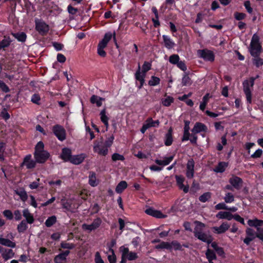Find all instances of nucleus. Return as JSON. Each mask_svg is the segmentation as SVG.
<instances>
[{"mask_svg": "<svg viewBox=\"0 0 263 263\" xmlns=\"http://www.w3.org/2000/svg\"><path fill=\"white\" fill-rule=\"evenodd\" d=\"M23 215L28 223L31 224L34 222L33 217L28 209H25L23 211Z\"/></svg>", "mask_w": 263, "mask_h": 263, "instance_id": "nucleus-30", "label": "nucleus"}, {"mask_svg": "<svg viewBox=\"0 0 263 263\" xmlns=\"http://www.w3.org/2000/svg\"><path fill=\"white\" fill-rule=\"evenodd\" d=\"M44 145L41 141L39 142L35 146L34 157L36 162L44 163L49 157V153L45 151Z\"/></svg>", "mask_w": 263, "mask_h": 263, "instance_id": "nucleus-3", "label": "nucleus"}, {"mask_svg": "<svg viewBox=\"0 0 263 263\" xmlns=\"http://www.w3.org/2000/svg\"><path fill=\"white\" fill-rule=\"evenodd\" d=\"M0 253L5 260H8L14 255V253L11 249H7L2 247H0Z\"/></svg>", "mask_w": 263, "mask_h": 263, "instance_id": "nucleus-16", "label": "nucleus"}, {"mask_svg": "<svg viewBox=\"0 0 263 263\" xmlns=\"http://www.w3.org/2000/svg\"><path fill=\"white\" fill-rule=\"evenodd\" d=\"M99 183V181L97 179L96 174L94 172H90L89 175V184L91 186H96Z\"/></svg>", "mask_w": 263, "mask_h": 263, "instance_id": "nucleus-28", "label": "nucleus"}, {"mask_svg": "<svg viewBox=\"0 0 263 263\" xmlns=\"http://www.w3.org/2000/svg\"><path fill=\"white\" fill-rule=\"evenodd\" d=\"M157 249H166L170 250V243L167 242H162L160 245L156 247Z\"/></svg>", "mask_w": 263, "mask_h": 263, "instance_id": "nucleus-53", "label": "nucleus"}, {"mask_svg": "<svg viewBox=\"0 0 263 263\" xmlns=\"http://www.w3.org/2000/svg\"><path fill=\"white\" fill-rule=\"evenodd\" d=\"M36 29L41 34L44 35L49 31V26L42 21H36Z\"/></svg>", "mask_w": 263, "mask_h": 263, "instance_id": "nucleus-11", "label": "nucleus"}, {"mask_svg": "<svg viewBox=\"0 0 263 263\" xmlns=\"http://www.w3.org/2000/svg\"><path fill=\"white\" fill-rule=\"evenodd\" d=\"M207 129V127L204 124L200 122H196L192 129V132L194 134H197L201 132H205Z\"/></svg>", "mask_w": 263, "mask_h": 263, "instance_id": "nucleus-15", "label": "nucleus"}, {"mask_svg": "<svg viewBox=\"0 0 263 263\" xmlns=\"http://www.w3.org/2000/svg\"><path fill=\"white\" fill-rule=\"evenodd\" d=\"M227 164L224 162H220L214 168V171L217 173H222L224 171Z\"/></svg>", "mask_w": 263, "mask_h": 263, "instance_id": "nucleus-39", "label": "nucleus"}, {"mask_svg": "<svg viewBox=\"0 0 263 263\" xmlns=\"http://www.w3.org/2000/svg\"><path fill=\"white\" fill-rule=\"evenodd\" d=\"M61 247L63 249L71 250L76 247V245L73 243L63 241L61 243Z\"/></svg>", "mask_w": 263, "mask_h": 263, "instance_id": "nucleus-43", "label": "nucleus"}, {"mask_svg": "<svg viewBox=\"0 0 263 263\" xmlns=\"http://www.w3.org/2000/svg\"><path fill=\"white\" fill-rule=\"evenodd\" d=\"M195 223L196 227L194 230V234L195 237L208 245L211 243L213 240L212 237L210 235L203 232L205 224L198 221H195Z\"/></svg>", "mask_w": 263, "mask_h": 263, "instance_id": "nucleus-2", "label": "nucleus"}, {"mask_svg": "<svg viewBox=\"0 0 263 263\" xmlns=\"http://www.w3.org/2000/svg\"><path fill=\"white\" fill-rule=\"evenodd\" d=\"M172 142V129H170L168 133L165 135V144L167 146L171 145Z\"/></svg>", "mask_w": 263, "mask_h": 263, "instance_id": "nucleus-37", "label": "nucleus"}, {"mask_svg": "<svg viewBox=\"0 0 263 263\" xmlns=\"http://www.w3.org/2000/svg\"><path fill=\"white\" fill-rule=\"evenodd\" d=\"M31 155L27 156L24 160L23 164L26 166L27 168H32L35 166V162L31 159Z\"/></svg>", "mask_w": 263, "mask_h": 263, "instance_id": "nucleus-21", "label": "nucleus"}, {"mask_svg": "<svg viewBox=\"0 0 263 263\" xmlns=\"http://www.w3.org/2000/svg\"><path fill=\"white\" fill-rule=\"evenodd\" d=\"M0 244L10 248H14L15 247V242L9 239L4 238L2 237H0Z\"/></svg>", "mask_w": 263, "mask_h": 263, "instance_id": "nucleus-27", "label": "nucleus"}, {"mask_svg": "<svg viewBox=\"0 0 263 263\" xmlns=\"http://www.w3.org/2000/svg\"><path fill=\"white\" fill-rule=\"evenodd\" d=\"M199 57L203 58L205 61L213 62L214 60V55L212 51L207 50H199L197 51Z\"/></svg>", "mask_w": 263, "mask_h": 263, "instance_id": "nucleus-7", "label": "nucleus"}, {"mask_svg": "<svg viewBox=\"0 0 263 263\" xmlns=\"http://www.w3.org/2000/svg\"><path fill=\"white\" fill-rule=\"evenodd\" d=\"M170 250L174 249L175 250H178L181 249L180 244L176 241H173L171 243H170Z\"/></svg>", "mask_w": 263, "mask_h": 263, "instance_id": "nucleus-48", "label": "nucleus"}, {"mask_svg": "<svg viewBox=\"0 0 263 263\" xmlns=\"http://www.w3.org/2000/svg\"><path fill=\"white\" fill-rule=\"evenodd\" d=\"M215 209L216 210H227L228 209V207L224 203H219L215 205Z\"/></svg>", "mask_w": 263, "mask_h": 263, "instance_id": "nucleus-62", "label": "nucleus"}, {"mask_svg": "<svg viewBox=\"0 0 263 263\" xmlns=\"http://www.w3.org/2000/svg\"><path fill=\"white\" fill-rule=\"evenodd\" d=\"M14 192L20 196L21 199L23 201H25L27 199L28 196L26 192L24 189H17L14 191Z\"/></svg>", "mask_w": 263, "mask_h": 263, "instance_id": "nucleus-29", "label": "nucleus"}, {"mask_svg": "<svg viewBox=\"0 0 263 263\" xmlns=\"http://www.w3.org/2000/svg\"><path fill=\"white\" fill-rule=\"evenodd\" d=\"M5 144L4 142H0V160H4V152Z\"/></svg>", "mask_w": 263, "mask_h": 263, "instance_id": "nucleus-54", "label": "nucleus"}, {"mask_svg": "<svg viewBox=\"0 0 263 263\" xmlns=\"http://www.w3.org/2000/svg\"><path fill=\"white\" fill-rule=\"evenodd\" d=\"M0 89L5 92L9 91V89L7 86L1 81H0Z\"/></svg>", "mask_w": 263, "mask_h": 263, "instance_id": "nucleus-63", "label": "nucleus"}, {"mask_svg": "<svg viewBox=\"0 0 263 263\" xmlns=\"http://www.w3.org/2000/svg\"><path fill=\"white\" fill-rule=\"evenodd\" d=\"M259 56V55L253 56L254 57L253 62L257 67L263 65V60L260 58Z\"/></svg>", "mask_w": 263, "mask_h": 263, "instance_id": "nucleus-46", "label": "nucleus"}, {"mask_svg": "<svg viewBox=\"0 0 263 263\" xmlns=\"http://www.w3.org/2000/svg\"><path fill=\"white\" fill-rule=\"evenodd\" d=\"M216 217L219 219H226L228 220H231L233 218V215L229 212H219L216 215Z\"/></svg>", "mask_w": 263, "mask_h": 263, "instance_id": "nucleus-24", "label": "nucleus"}, {"mask_svg": "<svg viewBox=\"0 0 263 263\" xmlns=\"http://www.w3.org/2000/svg\"><path fill=\"white\" fill-rule=\"evenodd\" d=\"M160 79L158 77L153 76L151 77V80L148 82V84L150 86H156L159 84L160 83Z\"/></svg>", "mask_w": 263, "mask_h": 263, "instance_id": "nucleus-45", "label": "nucleus"}, {"mask_svg": "<svg viewBox=\"0 0 263 263\" xmlns=\"http://www.w3.org/2000/svg\"><path fill=\"white\" fill-rule=\"evenodd\" d=\"M194 162L192 159L189 160L186 165V176L188 178H192L194 174Z\"/></svg>", "mask_w": 263, "mask_h": 263, "instance_id": "nucleus-14", "label": "nucleus"}, {"mask_svg": "<svg viewBox=\"0 0 263 263\" xmlns=\"http://www.w3.org/2000/svg\"><path fill=\"white\" fill-rule=\"evenodd\" d=\"M53 132L57 137L61 141L66 138L65 130L61 126L57 125L53 127Z\"/></svg>", "mask_w": 263, "mask_h": 263, "instance_id": "nucleus-9", "label": "nucleus"}, {"mask_svg": "<svg viewBox=\"0 0 263 263\" xmlns=\"http://www.w3.org/2000/svg\"><path fill=\"white\" fill-rule=\"evenodd\" d=\"M173 101V98L171 97H167L164 99L162 100V103L165 106H168Z\"/></svg>", "mask_w": 263, "mask_h": 263, "instance_id": "nucleus-51", "label": "nucleus"}, {"mask_svg": "<svg viewBox=\"0 0 263 263\" xmlns=\"http://www.w3.org/2000/svg\"><path fill=\"white\" fill-rule=\"evenodd\" d=\"M100 120L101 122L104 124L106 128V130H107L109 123V117L107 116V110L106 108H104L102 109L100 112Z\"/></svg>", "mask_w": 263, "mask_h": 263, "instance_id": "nucleus-17", "label": "nucleus"}, {"mask_svg": "<svg viewBox=\"0 0 263 263\" xmlns=\"http://www.w3.org/2000/svg\"><path fill=\"white\" fill-rule=\"evenodd\" d=\"M244 6L248 13H251L252 12L253 9L251 8V3L249 1H245L244 3Z\"/></svg>", "mask_w": 263, "mask_h": 263, "instance_id": "nucleus-58", "label": "nucleus"}, {"mask_svg": "<svg viewBox=\"0 0 263 263\" xmlns=\"http://www.w3.org/2000/svg\"><path fill=\"white\" fill-rule=\"evenodd\" d=\"M249 51L252 56L259 55L261 52L259 37L256 33L254 34L252 37Z\"/></svg>", "mask_w": 263, "mask_h": 263, "instance_id": "nucleus-4", "label": "nucleus"}, {"mask_svg": "<svg viewBox=\"0 0 263 263\" xmlns=\"http://www.w3.org/2000/svg\"><path fill=\"white\" fill-rule=\"evenodd\" d=\"M162 37L166 48L171 49L174 47L175 46V43L172 41L169 36L166 35H163Z\"/></svg>", "mask_w": 263, "mask_h": 263, "instance_id": "nucleus-26", "label": "nucleus"}, {"mask_svg": "<svg viewBox=\"0 0 263 263\" xmlns=\"http://www.w3.org/2000/svg\"><path fill=\"white\" fill-rule=\"evenodd\" d=\"M57 221V217L55 216L49 217L45 221V225L47 227H50Z\"/></svg>", "mask_w": 263, "mask_h": 263, "instance_id": "nucleus-40", "label": "nucleus"}, {"mask_svg": "<svg viewBox=\"0 0 263 263\" xmlns=\"http://www.w3.org/2000/svg\"><path fill=\"white\" fill-rule=\"evenodd\" d=\"M85 157L86 156L85 154H81L71 156L69 161L72 163L78 165L81 163L84 160Z\"/></svg>", "mask_w": 263, "mask_h": 263, "instance_id": "nucleus-20", "label": "nucleus"}, {"mask_svg": "<svg viewBox=\"0 0 263 263\" xmlns=\"http://www.w3.org/2000/svg\"><path fill=\"white\" fill-rule=\"evenodd\" d=\"M248 224L251 227H255L258 228L259 226H261L263 224V220L255 219L253 220H249Z\"/></svg>", "mask_w": 263, "mask_h": 263, "instance_id": "nucleus-33", "label": "nucleus"}, {"mask_svg": "<svg viewBox=\"0 0 263 263\" xmlns=\"http://www.w3.org/2000/svg\"><path fill=\"white\" fill-rule=\"evenodd\" d=\"M230 227V224L227 222H223L219 227H214L212 228L213 232L217 234L225 233Z\"/></svg>", "mask_w": 263, "mask_h": 263, "instance_id": "nucleus-12", "label": "nucleus"}, {"mask_svg": "<svg viewBox=\"0 0 263 263\" xmlns=\"http://www.w3.org/2000/svg\"><path fill=\"white\" fill-rule=\"evenodd\" d=\"M109 252L111 253L110 255L108 256V259L110 263H116V257L114 253V250L110 248L109 249Z\"/></svg>", "mask_w": 263, "mask_h": 263, "instance_id": "nucleus-42", "label": "nucleus"}, {"mask_svg": "<svg viewBox=\"0 0 263 263\" xmlns=\"http://www.w3.org/2000/svg\"><path fill=\"white\" fill-rule=\"evenodd\" d=\"M145 73L140 72V66L138 65V70L135 74L136 79L140 82V85L139 88H141L144 83V77Z\"/></svg>", "mask_w": 263, "mask_h": 263, "instance_id": "nucleus-22", "label": "nucleus"}, {"mask_svg": "<svg viewBox=\"0 0 263 263\" xmlns=\"http://www.w3.org/2000/svg\"><path fill=\"white\" fill-rule=\"evenodd\" d=\"M127 186V184L126 181H121L116 186V191L118 193H121L122 191L125 189Z\"/></svg>", "mask_w": 263, "mask_h": 263, "instance_id": "nucleus-35", "label": "nucleus"}, {"mask_svg": "<svg viewBox=\"0 0 263 263\" xmlns=\"http://www.w3.org/2000/svg\"><path fill=\"white\" fill-rule=\"evenodd\" d=\"M229 182L234 188L239 189L241 185L242 181L238 177L233 176L229 180Z\"/></svg>", "mask_w": 263, "mask_h": 263, "instance_id": "nucleus-18", "label": "nucleus"}, {"mask_svg": "<svg viewBox=\"0 0 263 263\" xmlns=\"http://www.w3.org/2000/svg\"><path fill=\"white\" fill-rule=\"evenodd\" d=\"M12 35L17 39L18 41L21 42H24L26 39V35L23 32L20 33H13Z\"/></svg>", "mask_w": 263, "mask_h": 263, "instance_id": "nucleus-44", "label": "nucleus"}, {"mask_svg": "<svg viewBox=\"0 0 263 263\" xmlns=\"http://www.w3.org/2000/svg\"><path fill=\"white\" fill-rule=\"evenodd\" d=\"M120 251L123 257H125L129 260H134L138 258V256L135 252H130L128 248L122 246L120 248Z\"/></svg>", "mask_w": 263, "mask_h": 263, "instance_id": "nucleus-6", "label": "nucleus"}, {"mask_svg": "<svg viewBox=\"0 0 263 263\" xmlns=\"http://www.w3.org/2000/svg\"><path fill=\"white\" fill-rule=\"evenodd\" d=\"M71 150L69 148H64L62 150L61 155V158L65 161H69L71 158Z\"/></svg>", "mask_w": 263, "mask_h": 263, "instance_id": "nucleus-25", "label": "nucleus"}, {"mask_svg": "<svg viewBox=\"0 0 263 263\" xmlns=\"http://www.w3.org/2000/svg\"><path fill=\"white\" fill-rule=\"evenodd\" d=\"M114 140V136H111L105 142H103L102 138L100 139V140L95 141L93 146L94 152L100 156H106L108 153V148L112 144Z\"/></svg>", "mask_w": 263, "mask_h": 263, "instance_id": "nucleus-1", "label": "nucleus"}, {"mask_svg": "<svg viewBox=\"0 0 263 263\" xmlns=\"http://www.w3.org/2000/svg\"><path fill=\"white\" fill-rule=\"evenodd\" d=\"M11 41L9 37L4 36V39L0 42V50L8 47Z\"/></svg>", "mask_w": 263, "mask_h": 263, "instance_id": "nucleus-34", "label": "nucleus"}, {"mask_svg": "<svg viewBox=\"0 0 263 263\" xmlns=\"http://www.w3.org/2000/svg\"><path fill=\"white\" fill-rule=\"evenodd\" d=\"M113 36H114V41L115 42V44H116V46H118L116 40L115 32L113 34ZM112 36V34L110 32L106 33L105 34L104 38L99 43V44L98 45V47L102 48V49H104V48H105L106 47L108 42L111 40Z\"/></svg>", "mask_w": 263, "mask_h": 263, "instance_id": "nucleus-8", "label": "nucleus"}, {"mask_svg": "<svg viewBox=\"0 0 263 263\" xmlns=\"http://www.w3.org/2000/svg\"><path fill=\"white\" fill-rule=\"evenodd\" d=\"M66 258L61 253L57 255L54 259L55 263H61L63 260H65Z\"/></svg>", "mask_w": 263, "mask_h": 263, "instance_id": "nucleus-55", "label": "nucleus"}, {"mask_svg": "<svg viewBox=\"0 0 263 263\" xmlns=\"http://www.w3.org/2000/svg\"><path fill=\"white\" fill-rule=\"evenodd\" d=\"M3 215L8 219L11 220L13 218V214L10 210H5L3 212Z\"/></svg>", "mask_w": 263, "mask_h": 263, "instance_id": "nucleus-60", "label": "nucleus"}, {"mask_svg": "<svg viewBox=\"0 0 263 263\" xmlns=\"http://www.w3.org/2000/svg\"><path fill=\"white\" fill-rule=\"evenodd\" d=\"M182 86H190L192 84V81L188 75L184 74L182 79Z\"/></svg>", "mask_w": 263, "mask_h": 263, "instance_id": "nucleus-41", "label": "nucleus"}, {"mask_svg": "<svg viewBox=\"0 0 263 263\" xmlns=\"http://www.w3.org/2000/svg\"><path fill=\"white\" fill-rule=\"evenodd\" d=\"M173 158L174 157L172 156L168 157H165L162 160L157 159L155 160V162L158 165H166L172 161Z\"/></svg>", "mask_w": 263, "mask_h": 263, "instance_id": "nucleus-31", "label": "nucleus"}, {"mask_svg": "<svg viewBox=\"0 0 263 263\" xmlns=\"http://www.w3.org/2000/svg\"><path fill=\"white\" fill-rule=\"evenodd\" d=\"M28 228L27 222L25 220H23L18 224L17 230L20 233L25 232Z\"/></svg>", "mask_w": 263, "mask_h": 263, "instance_id": "nucleus-38", "label": "nucleus"}, {"mask_svg": "<svg viewBox=\"0 0 263 263\" xmlns=\"http://www.w3.org/2000/svg\"><path fill=\"white\" fill-rule=\"evenodd\" d=\"M175 178L176 180L177 184L178 185L179 189L182 190L184 193H187L189 191V186L188 185H184L183 182L184 181V178L181 176L176 175L175 176Z\"/></svg>", "mask_w": 263, "mask_h": 263, "instance_id": "nucleus-19", "label": "nucleus"}, {"mask_svg": "<svg viewBox=\"0 0 263 263\" xmlns=\"http://www.w3.org/2000/svg\"><path fill=\"white\" fill-rule=\"evenodd\" d=\"M146 126H148V128L151 127H158L159 125V121L156 120L154 121L152 118H148L146 120L145 123Z\"/></svg>", "mask_w": 263, "mask_h": 263, "instance_id": "nucleus-36", "label": "nucleus"}, {"mask_svg": "<svg viewBox=\"0 0 263 263\" xmlns=\"http://www.w3.org/2000/svg\"><path fill=\"white\" fill-rule=\"evenodd\" d=\"M257 231L256 237L263 241V229L257 228Z\"/></svg>", "mask_w": 263, "mask_h": 263, "instance_id": "nucleus-61", "label": "nucleus"}, {"mask_svg": "<svg viewBox=\"0 0 263 263\" xmlns=\"http://www.w3.org/2000/svg\"><path fill=\"white\" fill-rule=\"evenodd\" d=\"M145 212L147 214L157 218H164L167 216L166 215L163 214L161 211L156 210L151 208L146 209Z\"/></svg>", "mask_w": 263, "mask_h": 263, "instance_id": "nucleus-13", "label": "nucleus"}, {"mask_svg": "<svg viewBox=\"0 0 263 263\" xmlns=\"http://www.w3.org/2000/svg\"><path fill=\"white\" fill-rule=\"evenodd\" d=\"M255 78H251L250 81L246 80L243 83V91L246 95L247 101L249 103H251L252 101V94L251 88L253 87Z\"/></svg>", "mask_w": 263, "mask_h": 263, "instance_id": "nucleus-5", "label": "nucleus"}, {"mask_svg": "<svg viewBox=\"0 0 263 263\" xmlns=\"http://www.w3.org/2000/svg\"><path fill=\"white\" fill-rule=\"evenodd\" d=\"M205 255L210 263H213V260L216 259V254L214 252L209 248L205 253Z\"/></svg>", "mask_w": 263, "mask_h": 263, "instance_id": "nucleus-32", "label": "nucleus"}, {"mask_svg": "<svg viewBox=\"0 0 263 263\" xmlns=\"http://www.w3.org/2000/svg\"><path fill=\"white\" fill-rule=\"evenodd\" d=\"M101 220L100 218L95 219L92 223L90 224H82V228L84 230H87L91 232L97 229L101 223Z\"/></svg>", "mask_w": 263, "mask_h": 263, "instance_id": "nucleus-10", "label": "nucleus"}, {"mask_svg": "<svg viewBox=\"0 0 263 263\" xmlns=\"http://www.w3.org/2000/svg\"><path fill=\"white\" fill-rule=\"evenodd\" d=\"M246 234L248 237H250L253 239L256 237V234H255V232L253 229L251 228H248L246 230Z\"/></svg>", "mask_w": 263, "mask_h": 263, "instance_id": "nucleus-52", "label": "nucleus"}, {"mask_svg": "<svg viewBox=\"0 0 263 263\" xmlns=\"http://www.w3.org/2000/svg\"><path fill=\"white\" fill-rule=\"evenodd\" d=\"M224 200L226 203H231L234 201V197L232 193H228L226 194Z\"/></svg>", "mask_w": 263, "mask_h": 263, "instance_id": "nucleus-49", "label": "nucleus"}, {"mask_svg": "<svg viewBox=\"0 0 263 263\" xmlns=\"http://www.w3.org/2000/svg\"><path fill=\"white\" fill-rule=\"evenodd\" d=\"M151 65L148 62H144L142 66V72L145 73L147 71L151 69Z\"/></svg>", "mask_w": 263, "mask_h": 263, "instance_id": "nucleus-59", "label": "nucleus"}, {"mask_svg": "<svg viewBox=\"0 0 263 263\" xmlns=\"http://www.w3.org/2000/svg\"><path fill=\"white\" fill-rule=\"evenodd\" d=\"M105 99L96 95H92L90 99L92 104H96L98 107H100L102 105V101Z\"/></svg>", "mask_w": 263, "mask_h": 263, "instance_id": "nucleus-23", "label": "nucleus"}, {"mask_svg": "<svg viewBox=\"0 0 263 263\" xmlns=\"http://www.w3.org/2000/svg\"><path fill=\"white\" fill-rule=\"evenodd\" d=\"M262 154V151L261 149H258L255 152L251 155V157L253 158H258L261 157Z\"/></svg>", "mask_w": 263, "mask_h": 263, "instance_id": "nucleus-57", "label": "nucleus"}, {"mask_svg": "<svg viewBox=\"0 0 263 263\" xmlns=\"http://www.w3.org/2000/svg\"><path fill=\"white\" fill-rule=\"evenodd\" d=\"M211 198V193L206 192L199 197V200L202 202H205Z\"/></svg>", "mask_w": 263, "mask_h": 263, "instance_id": "nucleus-50", "label": "nucleus"}, {"mask_svg": "<svg viewBox=\"0 0 263 263\" xmlns=\"http://www.w3.org/2000/svg\"><path fill=\"white\" fill-rule=\"evenodd\" d=\"M112 159L113 161H116L117 160H123L124 158L122 155L115 153L112 155Z\"/></svg>", "mask_w": 263, "mask_h": 263, "instance_id": "nucleus-56", "label": "nucleus"}, {"mask_svg": "<svg viewBox=\"0 0 263 263\" xmlns=\"http://www.w3.org/2000/svg\"><path fill=\"white\" fill-rule=\"evenodd\" d=\"M179 57L177 54H173L170 57L169 62L173 64H177L179 61Z\"/></svg>", "mask_w": 263, "mask_h": 263, "instance_id": "nucleus-47", "label": "nucleus"}, {"mask_svg": "<svg viewBox=\"0 0 263 263\" xmlns=\"http://www.w3.org/2000/svg\"><path fill=\"white\" fill-rule=\"evenodd\" d=\"M95 262L96 263H104L103 260L101 258L100 253L97 252L95 254Z\"/></svg>", "mask_w": 263, "mask_h": 263, "instance_id": "nucleus-64", "label": "nucleus"}]
</instances>
